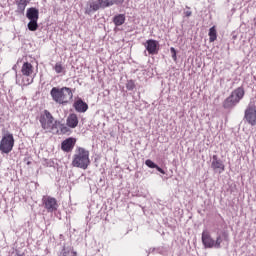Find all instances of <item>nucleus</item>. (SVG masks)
Wrapping results in <instances>:
<instances>
[{
    "label": "nucleus",
    "instance_id": "f257e3e1",
    "mask_svg": "<svg viewBox=\"0 0 256 256\" xmlns=\"http://www.w3.org/2000/svg\"><path fill=\"white\" fill-rule=\"evenodd\" d=\"M50 95L55 103L58 105H67L73 99V90L69 87H53Z\"/></svg>",
    "mask_w": 256,
    "mask_h": 256
},
{
    "label": "nucleus",
    "instance_id": "f03ea898",
    "mask_svg": "<svg viewBox=\"0 0 256 256\" xmlns=\"http://www.w3.org/2000/svg\"><path fill=\"white\" fill-rule=\"evenodd\" d=\"M125 0H92L87 3L85 13L91 15L99 11V9H107V7H113V5H123Z\"/></svg>",
    "mask_w": 256,
    "mask_h": 256
},
{
    "label": "nucleus",
    "instance_id": "7ed1b4c3",
    "mask_svg": "<svg viewBox=\"0 0 256 256\" xmlns=\"http://www.w3.org/2000/svg\"><path fill=\"white\" fill-rule=\"evenodd\" d=\"M91 165V160L89 159V150L83 147H77L75 154L72 159V166L78 169H87Z\"/></svg>",
    "mask_w": 256,
    "mask_h": 256
},
{
    "label": "nucleus",
    "instance_id": "20e7f679",
    "mask_svg": "<svg viewBox=\"0 0 256 256\" xmlns=\"http://www.w3.org/2000/svg\"><path fill=\"white\" fill-rule=\"evenodd\" d=\"M243 97H245V88L238 87L236 89H234L230 96H228L224 102H223V107L225 109H234V107H237V105H239V103L241 102V99H243Z\"/></svg>",
    "mask_w": 256,
    "mask_h": 256
},
{
    "label": "nucleus",
    "instance_id": "39448f33",
    "mask_svg": "<svg viewBox=\"0 0 256 256\" xmlns=\"http://www.w3.org/2000/svg\"><path fill=\"white\" fill-rule=\"evenodd\" d=\"M21 73L23 75L22 80L20 79L21 76L16 73V85H31V83H33V79H35L33 76V65L29 62H25L22 65Z\"/></svg>",
    "mask_w": 256,
    "mask_h": 256
},
{
    "label": "nucleus",
    "instance_id": "423d86ee",
    "mask_svg": "<svg viewBox=\"0 0 256 256\" xmlns=\"http://www.w3.org/2000/svg\"><path fill=\"white\" fill-rule=\"evenodd\" d=\"M202 243L206 249H221V243H223V238L218 235L216 240L211 237L209 232L204 231L202 233Z\"/></svg>",
    "mask_w": 256,
    "mask_h": 256
},
{
    "label": "nucleus",
    "instance_id": "0eeeda50",
    "mask_svg": "<svg viewBox=\"0 0 256 256\" xmlns=\"http://www.w3.org/2000/svg\"><path fill=\"white\" fill-rule=\"evenodd\" d=\"M39 121L42 129L45 131H53V129H57V121H55L53 115H51V112L48 110L44 111V114L40 116Z\"/></svg>",
    "mask_w": 256,
    "mask_h": 256
},
{
    "label": "nucleus",
    "instance_id": "6e6552de",
    "mask_svg": "<svg viewBox=\"0 0 256 256\" xmlns=\"http://www.w3.org/2000/svg\"><path fill=\"white\" fill-rule=\"evenodd\" d=\"M14 146H15V138H13V134L6 133L0 141L1 153H5L6 155H9V153L13 151Z\"/></svg>",
    "mask_w": 256,
    "mask_h": 256
},
{
    "label": "nucleus",
    "instance_id": "1a4fd4ad",
    "mask_svg": "<svg viewBox=\"0 0 256 256\" xmlns=\"http://www.w3.org/2000/svg\"><path fill=\"white\" fill-rule=\"evenodd\" d=\"M42 203L47 213H55L59 209L57 199L52 196H43Z\"/></svg>",
    "mask_w": 256,
    "mask_h": 256
},
{
    "label": "nucleus",
    "instance_id": "9d476101",
    "mask_svg": "<svg viewBox=\"0 0 256 256\" xmlns=\"http://www.w3.org/2000/svg\"><path fill=\"white\" fill-rule=\"evenodd\" d=\"M244 119L249 125L255 127L256 125V106L253 103H249L245 112Z\"/></svg>",
    "mask_w": 256,
    "mask_h": 256
},
{
    "label": "nucleus",
    "instance_id": "9b49d317",
    "mask_svg": "<svg viewBox=\"0 0 256 256\" xmlns=\"http://www.w3.org/2000/svg\"><path fill=\"white\" fill-rule=\"evenodd\" d=\"M144 47L146 51H148L149 55H157L159 53V41L149 39L144 43Z\"/></svg>",
    "mask_w": 256,
    "mask_h": 256
},
{
    "label": "nucleus",
    "instance_id": "f8f14e48",
    "mask_svg": "<svg viewBox=\"0 0 256 256\" xmlns=\"http://www.w3.org/2000/svg\"><path fill=\"white\" fill-rule=\"evenodd\" d=\"M75 143H77V139L73 137L65 139L61 143L62 151H64V153H71V151H73V149L75 148Z\"/></svg>",
    "mask_w": 256,
    "mask_h": 256
},
{
    "label": "nucleus",
    "instance_id": "ddd939ff",
    "mask_svg": "<svg viewBox=\"0 0 256 256\" xmlns=\"http://www.w3.org/2000/svg\"><path fill=\"white\" fill-rule=\"evenodd\" d=\"M211 167L214 171H218V173L225 171V164H223V161L217 155H213Z\"/></svg>",
    "mask_w": 256,
    "mask_h": 256
},
{
    "label": "nucleus",
    "instance_id": "4468645a",
    "mask_svg": "<svg viewBox=\"0 0 256 256\" xmlns=\"http://www.w3.org/2000/svg\"><path fill=\"white\" fill-rule=\"evenodd\" d=\"M73 107L77 113H87V110L89 109L87 102L83 101L81 98H78L74 102Z\"/></svg>",
    "mask_w": 256,
    "mask_h": 256
},
{
    "label": "nucleus",
    "instance_id": "2eb2a0df",
    "mask_svg": "<svg viewBox=\"0 0 256 256\" xmlns=\"http://www.w3.org/2000/svg\"><path fill=\"white\" fill-rule=\"evenodd\" d=\"M66 125L70 129H75V127L79 125V118L77 117V114L75 113L69 114V116L66 119Z\"/></svg>",
    "mask_w": 256,
    "mask_h": 256
},
{
    "label": "nucleus",
    "instance_id": "dca6fc26",
    "mask_svg": "<svg viewBox=\"0 0 256 256\" xmlns=\"http://www.w3.org/2000/svg\"><path fill=\"white\" fill-rule=\"evenodd\" d=\"M26 17L29 21H39V10L37 8L31 7L27 9Z\"/></svg>",
    "mask_w": 256,
    "mask_h": 256
},
{
    "label": "nucleus",
    "instance_id": "f3484780",
    "mask_svg": "<svg viewBox=\"0 0 256 256\" xmlns=\"http://www.w3.org/2000/svg\"><path fill=\"white\" fill-rule=\"evenodd\" d=\"M29 3H31V0H16L17 12L25 13V9Z\"/></svg>",
    "mask_w": 256,
    "mask_h": 256
},
{
    "label": "nucleus",
    "instance_id": "a211bd4d",
    "mask_svg": "<svg viewBox=\"0 0 256 256\" xmlns=\"http://www.w3.org/2000/svg\"><path fill=\"white\" fill-rule=\"evenodd\" d=\"M113 23L116 27H121L125 23V14H118L113 17Z\"/></svg>",
    "mask_w": 256,
    "mask_h": 256
},
{
    "label": "nucleus",
    "instance_id": "6ab92c4d",
    "mask_svg": "<svg viewBox=\"0 0 256 256\" xmlns=\"http://www.w3.org/2000/svg\"><path fill=\"white\" fill-rule=\"evenodd\" d=\"M209 37H210V43H213L214 41H217V30L215 29V26L211 27L209 29Z\"/></svg>",
    "mask_w": 256,
    "mask_h": 256
},
{
    "label": "nucleus",
    "instance_id": "aec40b11",
    "mask_svg": "<svg viewBox=\"0 0 256 256\" xmlns=\"http://www.w3.org/2000/svg\"><path fill=\"white\" fill-rule=\"evenodd\" d=\"M38 20H30L27 27L29 31H37L39 29V24L37 23Z\"/></svg>",
    "mask_w": 256,
    "mask_h": 256
},
{
    "label": "nucleus",
    "instance_id": "412c9836",
    "mask_svg": "<svg viewBox=\"0 0 256 256\" xmlns=\"http://www.w3.org/2000/svg\"><path fill=\"white\" fill-rule=\"evenodd\" d=\"M60 256H77V252L67 250L65 247L62 249Z\"/></svg>",
    "mask_w": 256,
    "mask_h": 256
},
{
    "label": "nucleus",
    "instance_id": "4be33fe9",
    "mask_svg": "<svg viewBox=\"0 0 256 256\" xmlns=\"http://www.w3.org/2000/svg\"><path fill=\"white\" fill-rule=\"evenodd\" d=\"M54 70L56 71V73H63V71H65V67H63V65L58 62L55 64Z\"/></svg>",
    "mask_w": 256,
    "mask_h": 256
},
{
    "label": "nucleus",
    "instance_id": "5701e85b",
    "mask_svg": "<svg viewBox=\"0 0 256 256\" xmlns=\"http://www.w3.org/2000/svg\"><path fill=\"white\" fill-rule=\"evenodd\" d=\"M59 129L63 135L70 133L71 129H69V126H65V124H60Z\"/></svg>",
    "mask_w": 256,
    "mask_h": 256
},
{
    "label": "nucleus",
    "instance_id": "b1692460",
    "mask_svg": "<svg viewBox=\"0 0 256 256\" xmlns=\"http://www.w3.org/2000/svg\"><path fill=\"white\" fill-rule=\"evenodd\" d=\"M145 165L150 169H155L157 167V164H155V162H153L151 159H147L145 161Z\"/></svg>",
    "mask_w": 256,
    "mask_h": 256
},
{
    "label": "nucleus",
    "instance_id": "393cba45",
    "mask_svg": "<svg viewBox=\"0 0 256 256\" xmlns=\"http://www.w3.org/2000/svg\"><path fill=\"white\" fill-rule=\"evenodd\" d=\"M126 89L128 91H133V89H135V82L133 80L128 81L126 84Z\"/></svg>",
    "mask_w": 256,
    "mask_h": 256
},
{
    "label": "nucleus",
    "instance_id": "a878e982",
    "mask_svg": "<svg viewBox=\"0 0 256 256\" xmlns=\"http://www.w3.org/2000/svg\"><path fill=\"white\" fill-rule=\"evenodd\" d=\"M170 52H171V55H172V59H173L174 61H177V50H175L174 47H171V48H170Z\"/></svg>",
    "mask_w": 256,
    "mask_h": 256
},
{
    "label": "nucleus",
    "instance_id": "bb28decb",
    "mask_svg": "<svg viewBox=\"0 0 256 256\" xmlns=\"http://www.w3.org/2000/svg\"><path fill=\"white\" fill-rule=\"evenodd\" d=\"M155 169H157V171H159V173H161L162 175H165V170H163L161 167H159L158 165H157V167L155 168Z\"/></svg>",
    "mask_w": 256,
    "mask_h": 256
},
{
    "label": "nucleus",
    "instance_id": "cd10ccee",
    "mask_svg": "<svg viewBox=\"0 0 256 256\" xmlns=\"http://www.w3.org/2000/svg\"><path fill=\"white\" fill-rule=\"evenodd\" d=\"M184 15H186V17H191V15H193V12L187 10L184 12Z\"/></svg>",
    "mask_w": 256,
    "mask_h": 256
},
{
    "label": "nucleus",
    "instance_id": "c85d7f7f",
    "mask_svg": "<svg viewBox=\"0 0 256 256\" xmlns=\"http://www.w3.org/2000/svg\"><path fill=\"white\" fill-rule=\"evenodd\" d=\"M186 9H190L189 6H186Z\"/></svg>",
    "mask_w": 256,
    "mask_h": 256
},
{
    "label": "nucleus",
    "instance_id": "c756f323",
    "mask_svg": "<svg viewBox=\"0 0 256 256\" xmlns=\"http://www.w3.org/2000/svg\"><path fill=\"white\" fill-rule=\"evenodd\" d=\"M16 256H22L21 254H17Z\"/></svg>",
    "mask_w": 256,
    "mask_h": 256
},
{
    "label": "nucleus",
    "instance_id": "7c9ffc66",
    "mask_svg": "<svg viewBox=\"0 0 256 256\" xmlns=\"http://www.w3.org/2000/svg\"><path fill=\"white\" fill-rule=\"evenodd\" d=\"M16 66L13 67V69H15Z\"/></svg>",
    "mask_w": 256,
    "mask_h": 256
}]
</instances>
